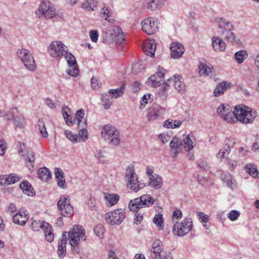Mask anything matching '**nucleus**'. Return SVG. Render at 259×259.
Here are the masks:
<instances>
[{
    "mask_svg": "<svg viewBox=\"0 0 259 259\" xmlns=\"http://www.w3.org/2000/svg\"><path fill=\"white\" fill-rule=\"evenodd\" d=\"M94 232L97 236L100 238H102L104 233V229L102 225H99L95 227Z\"/></svg>",
    "mask_w": 259,
    "mask_h": 259,
    "instance_id": "54",
    "label": "nucleus"
},
{
    "mask_svg": "<svg viewBox=\"0 0 259 259\" xmlns=\"http://www.w3.org/2000/svg\"><path fill=\"white\" fill-rule=\"evenodd\" d=\"M156 48V43L154 39H149L144 41L142 45V49L145 54L150 57H154Z\"/></svg>",
    "mask_w": 259,
    "mask_h": 259,
    "instance_id": "18",
    "label": "nucleus"
},
{
    "mask_svg": "<svg viewBox=\"0 0 259 259\" xmlns=\"http://www.w3.org/2000/svg\"><path fill=\"white\" fill-rule=\"evenodd\" d=\"M64 55L68 66L70 67H73L72 69L67 70V74L73 77L76 76L78 74L79 69L76 64L75 58L72 53H69L68 51Z\"/></svg>",
    "mask_w": 259,
    "mask_h": 259,
    "instance_id": "14",
    "label": "nucleus"
},
{
    "mask_svg": "<svg viewBox=\"0 0 259 259\" xmlns=\"http://www.w3.org/2000/svg\"><path fill=\"white\" fill-rule=\"evenodd\" d=\"M1 112L4 113V116H0V117H3L7 120H10L13 119L17 114L18 113V111L16 108H12L8 113L1 111Z\"/></svg>",
    "mask_w": 259,
    "mask_h": 259,
    "instance_id": "39",
    "label": "nucleus"
},
{
    "mask_svg": "<svg viewBox=\"0 0 259 259\" xmlns=\"http://www.w3.org/2000/svg\"><path fill=\"white\" fill-rule=\"evenodd\" d=\"M240 213L239 211L236 210H231L227 215L228 218L232 221H236L240 216Z\"/></svg>",
    "mask_w": 259,
    "mask_h": 259,
    "instance_id": "52",
    "label": "nucleus"
},
{
    "mask_svg": "<svg viewBox=\"0 0 259 259\" xmlns=\"http://www.w3.org/2000/svg\"><path fill=\"white\" fill-rule=\"evenodd\" d=\"M90 38L93 42H96L98 39V32L97 30H91L90 32Z\"/></svg>",
    "mask_w": 259,
    "mask_h": 259,
    "instance_id": "57",
    "label": "nucleus"
},
{
    "mask_svg": "<svg viewBox=\"0 0 259 259\" xmlns=\"http://www.w3.org/2000/svg\"><path fill=\"white\" fill-rule=\"evenodd\" d=\"M125 213L124 210L117 209L113 211L107 213L105 215V220L110 225H119L125 219Z\"/></svg>",
    "mask_w": 259,
    "mask_h": 259,
    "instance_id": "10",
    "label": "nucleus"
},
{
    "mask_svg": "<svg viewBox=\"0 0 259 259\" xmlns=\"http://www.w3.org/2000/svg\"><path fill=\"white\" fill-rule=\"evenodd\" d=\"M102 135L105 141L112 146H117L120 143L119 131L110 124H106L103 126Z\"/></svg>",
    "mask_w": 259,
    "mask_h": 259,
    "instance_id": "1",
    "label": "nucleus"
},
{
    "mask_svg": "<svg viewBox=\"0 0 259 259\" xmlns=\"http://www.w3.org/2000/svg\"><path fill=\"white\" fill-rule=\"evenodd\" d=\"M105 152L102 150H99L97 151L96 155L97 158L99 160L100 162L103 163L104 162V154Z\"/></svg>",
    "mask_w": 259,
    "mask_h": 259,
    "instance_id": "59",
    "label": "nucleus"
},
{
    "mask_svg": "<svg viewBox=\"0 0 259 259\" xmlns=\"http://www.w3.org/2000/svg\"><path fill=\"white\" fill-rule=\"evenodd\" d=\"M96 6L95 0H87L86 2L82 4V7L86 9L88 11H90L94 10V8Z\"/></svg>",
    "mask_w": 259,
    "mask_h": 259,
    "instance_id": "46",
    "label": "nucleus"
},
{
    "mask_svg": "<svg viewBox=\"0 0 259 259\" xmlns=\"http://www.w3.org/2000/svg\"><path fill=\"white\" fill-rule=\"evenodd\" d=\"M43 230L46 240L49 242L53 241L54 238V234L53 233L52 227L47 222H45V226L42 228Z\"/></svg>",
    "mask_w": 259,
    "mask_h": 259,
    "instance_id": "27",
    "label": "nucleus"
},
{
    "mask_svg": "<svg viewBox=\"0 0 259 259\" xmlns=\"http://www.w3.org/2000/svg\"><path fill=\"white\" fill-rule=\"evenodd\" d=\"M107 17L105 18V20L108 21L110 23H113L114 22V17L112 15V13L111 11H108L107 12Z\"/></svg>",
    "mask_w": 259,
    "mask_h": 259,
    "instance_id": "64",
    "label": "nucleus"
},
{
    "mask_svg": "<svg viewBox=\"0 0 259 259\" xmlns=\"http://www.w3.org/2000/svg\"><path fill=\"white\" fill-rule=\"evenodd\" d=\"M26 161H28L30 163L33 162L34 161V154L32 151H26L23 154Z\"/></svg>",
    "mask_w": 259,
    "mask_h": 259,
    "instance_id": "53",
    "label": "nucleus"
},
{
    "mask_svg": "<svg viewBox=\"0 0 259 259\" xmlns=\"http://www.w3.org/2000/svg\"><path fill=\"white\" fill-rule=\"evenodd\" d=\"M183 149H185L186 151H189L194 148V145L192 140L190 138L189 135H188L182 141Z\"/></svg>",
    "mask_w": 259,
    "mask_h": 259,
    "instance_id": "37",
    "label": "nucleus"
},
{
    "mask_svg": "<svg viewBox=\"0 0 259 259\" xmlns=\"http://www.w3.org/2000/svg\"><path fill=\"white\" fill-rule=\"evenodd\" d=\"M20 188L25 194L28 196H33L35 195V192L31 187V185L26 180H24L21 183Z\"/></svg>",
    "mask_w": 259,
    "mask_h": 259,
    "instance_id": "25",
    "label": "nucleus"
},
{
    "mask_svg": "<svg viewBox=\"0 0 259 259\" xmlns=\"http://www.w3.org/2000/svg\"><path fill=\"white\" fill-rule=\"evenodd\" d=\"M248 53L246 51L242 50L237 52L234 54V59L236 62L241 64L243 62L244 60L248 57Z\"/></svg>",
    "mask_w": 259,
    "mask_h": 259,
    "instance_id": "32",
    "label": "nucleus"
},
{
    "mask_svg": "<svg viewBox=\"0 0 259 259\" xmlns=\"http://www.w3.org/2000/svg\"><path fill=\"white\" fill-rule=\"evenodd\" d=\"M17 55L21 59L27 69L30 71L35 70L36 65L31 53L27 50H18Z\"/></svg>",
    "mask_w": 259,
    "mask_h": 259,
    "instance_id": "9",
    "label": "nucleus"
},
{
    "mask_svg": "<svg viewBox=\"0 0 259 259\" xmlns=\"http://www.w3.org/2000/svg\"><path fill=\"white\" fill-rule=\"evenodd\" d=\"M245 169L246 172L250 176L254 178H259V172L257 169L256 166L255 164L253 163L246 164L245 166Z\"/></svg>",
    "mask_w": 259,
    "mask_h": 259,
    "instance_id": "34",
    "label": "nucleus"
},
{
    "mask_svg": "<svg viewBox=\"0 0 259 259\" xmlns=\"http://www.w3.org/2000/svg\"><path fill=\"white\" fill-rule=\"evenodd\" d=\"M232 138H229L226 140L225 144L217 154V157L218 158L222 159L225 157L226 154L228 155L230 153L231 146L232 147L235 144V142L232 141Z\"/></svg>",
    "mask_w": 259,
    "mask_h": 259,
    "instance_id": "22",
    "label": "nucleus"
},
{
    "mask_svg": "<svg viewBox=\"0 0 259 259\" xmlns=\"http://www.w3.org/2000/svg\"><path fill=\"white\" fill-rule=\"evenodd\" d=\"M55 175L56 179H59L62 177L64 176V172L60 168H56L55 171Z\"/></svg>",
    "mask_w": 259,
    "mask_h": 259,
    "instance_id": "63",
    "label": "nucleus"
},
{
    "mask_svg": "<svg viewBox=\"0 0 259 259\" xmlns=\"http://www.w3.org/2000/svg\"><path fill=\"white\" fill-rule=\"evenodd\" d=\"M174 78L167 79L168 82H173L175 89L179 93H184L187 90V87L183 82V79L180 75H174Z\"/></svg>",
    "mask_w": 259,
    "mask_h": 259,
    "instance_id": "16",
    "label": "nucleus"
},
{
    "mask_svg": "<svg viewBox=\"0 0 259 259\" xmlns=\"http://www.w3.org/2000/svg\"><path fill=\"white\" fill-rule=\"evenodd\" d=\"M162 185V179L157 175H151L149 178V185L155 189L160 188Z\"/></svg>",
    "mask_w": 259,
    "mask_h": 259,
    "instance_id": "29",
    "label": "nucleus"
},
{
    "mask_svg": "<svg viewBox=\"0 0 259 259\" xmlns=\"http://www.w3.org/2000/svg\"><path fill=\"white\" fill-rule=\"evenodd\" d=\"M165 70L162 68H159L158 71L154 74L151 75L148 79L147 83L152 87H156L166 83L163 81L164 74Z\"/></svg>",
    "mask_w": 259,
    "mask_h": 259,
    "instance_id": "13",
    "label": "nucleus"
},
{
    "mask_svg": "<svg viewBox=\"0 0 259 259\" xmlns=\"http://www.w3.org/2000/svg\"><path fill=\"white\" fill-rule=\"evenodd\" d=\"M231 110L230 107L229 105L222 104L219 106L217 109V112L223 118Z\"/></svg>",
    "mask_w": 259,
    "mask_h": 259,
    "instance_id": "41",
    "label": "nucleus"
},
{
    "mask_svg": "<svg viewBox=\"0 0 259 259\" xmlns=\"http://www.w3.org/2000/svg\"><path fill=\"white\" fill-rule=\"evenodd\" d=\"M154 202V199L149 195H143L140 197L131 200L128 204L130 210L136 212L143 206L149 207Z\"/></svg>",
    "mask_w": 259,
    "mask_h": 259,
    "instance_id": "4",
    "label": "nucleus"
},
{
    "mask_svg": "<svg viewBox=\"0 0 259 259\" xmlns=\"http://www.w3.org/2000/svg\"><path fill=\"white\" fill-rule=\"evenodd\" d=\"M151 96V95L149 94L148 95H145L143 97L140 102L141 108L145 107L146 104L148 103V100L150 99Z\"/></svg>",
    "mask_w": 259,
    "mask_h": 259,
    "instance_id": "60",
    "label": "nucleus"
},
{
    "mask_svg": "<svg viewBox=\"0 0 259 259\" xmlns=\"http://www.w3.org/2000/svg\"><path fill=\"white\" fill-rule=\"evenodd\" d=\"M192 220L187 218L180 223L176 222L173 227L172 232L175 235L184 236L192 229Z\"/></svg>",
    "mask_w": 259,
    "mask_h": 259,
    "instance_id": "7",
    "label": "nucleus"
},
{
    "mask_svg": "<svg viewBox=\"0 0 259 259\" xmlns=\"http://www.w3.org/2000/svg\"><path fill=\"white\" fill-rule=\"evenodd\" d=\"M237 109H238V106H235L234 111L231 109L230 111L224 116L223 118L228 122L234 123L235 121H237L238 120L237 117H236V115H237L236 114Z\"/></svg>",
    "mask_w": 259,
    "mask_h": 259,
    "instance_id": "31",
    "label": "nucleus"
},
{
    "mask_svg": "<svg viewBox=\"0 0 259 259\" xmlns=\"http://www.w3.org/2000/svg\"><path fill=\"white\" fill-rule=\"evenodd\" d=\"M21 177L15 174L0 176V185H10L18 182Z\"/></svg>",
    "mask_w": 259,
    "mask_h": 259,
    "instance_id": "19",
    "label": "nucleus"
},
{
    "mask_svg": "<svg viewBox=\"0 0 259 259\" xmlns=\"http://www.w3.org/2000/svg\"><path fill=\"white\" fill-rule=\"evenodd\" d=\"M91 82L92 87L93 89L96 90L99 88V84L98 82L97 79L96 77L93 76L91 79Z\"/></svg>",
    "mask_w": 259,
    "mask_h": 259,
    "instance_id": "62",
    "label": "nucleus"
},
{
    "mask_svg": "<svg viewBox=\"0 0 259 259\" xmlns=\"http://www.w3.org/2000/svg\"><path fill=\"white\" fill-rule=\"evenodd\" d=\"M164 5L163 0H152L148 4L147 7L151 11L159 10Z\"/></svg>",
    "mask_w": 259,
    "mask_h": 259,
    "instance_id": "33",
    "label": "nucleus"
},
{
    "mask_svg": "<svg viewBox=\"0 0 259 259\" xmlns=\"http://www.w3.org/2000/svg\"><path fill=\"white\" fill-rule=\"evenodd\" d=\"M51 7L50 3L49 1H44L41 3L38 8V11L43 15L49 10Z\"/></svg>",
    "mask_w": 259,
    "mask_h": 259,
    "instance_id": "48",
    "label": "nucleus"
},
{
    "mask_svg": "<svg viewBox=\"0 0 259 259\" xmlns=\"http://www.w3.org/2000/svg\"><path fill=\"white\" fill-rule=\"evenodd\" d=\"M59 210L64 217L69 218L73 214V208L70 204V199L67 195H61L57 203Z\"/></svg>",
    "mask_w": 259,
    "mask_h": 259,
    "instance_id": "8",
    "label": "nucleus"
},
{
    "mask_svg": "<svg viewBox=\"0 0 259 259\" xmlns=\"http://www.w3.org/2000/svg\"><path fill=\"white\" fill-rule=\"evenodd\" d=\"M38 178L42 181L47 182L51 178V171L46 167L40 168L37 171Z\"/></svg>",
    "mask_w": 259,
    "mask_h": 259,
    "instance_id": "28",
    "label": "nucleus"
},
{
    "mask_svg": "<svg viewBox=\"0 0 259 259\" xmlns=\"http://www.w3.org/2000/svg\"><path fill=\"white\" fill-rule=\"evenodd\" d=\"M63 117L66 123L69 126H72L75 123V119L73 117H71L69 114L70 112V109L67 106H64L62 109Z\"/></svg>",
    "mask_w": 259,
    "mask_h": 259,
    "instance_id": "26",
    "label": "nucleus"
},
{
    "mask_svg": "<svg viewBox=\"0 0 259 259\" xmlns=\"http://www.w3.org/2000/svg\"><path fill=\"white\" fill-rule=\"evenodd\" d=\"M144 69V66L139 62H135L132 66V72L134 74H137L141 72Z\"/></svg>",
    "mask_w": 259,
    "mask_h": 259,
    "instance_id": "51",
    "label": "nucleus"
},
{
    "mask_svg": "<svg viewBox=\"0 0 259 259\" xmlns=\"http://www.w3.org/2000/svg\"><path fill=\"white\" fill-rule=\"evenodd\" d=\"M15 125L20 128H22L24 125V118L19 112L13 119Z\"/></svg>",
    "mask_w": 259,
    "mask_h": 259,
    "instance_id": "42",
    "label": "nucleus"
},
{
    "mask_svg": "<svg viewBox=\"0 0 259 259\" xmlns=\"http://www.w3.org/2000/svg\"><path fill=\"white\" fill-rule=\"evenodd\" d=\"M66 245L62 242H58V253L60 258H63L66 254Z\"/></svg>",
    "mask_w": 259,
    "mask_h": 259,
    "instance_id": "50",
    "label": "nucleus"
},
{
    "mask_svg": "<svg viewBox=\"0 0 259 259\" xmlns=\"http://www.w3.org/2000/svg\"><path fill=\"white\" fill-rule=\"evenodd\" d=\"M28 219V216L27 210L24 211H20L15 214L13 218V222L21 226L25 225Z\"/></svg>",
    "mask_w": 259,
    "mask_h": 259,
    "instance_id": "23",
    "label": "nucleus"
},
{
    "mask_svg": "<svg viewBox=\"0 0 259 259\" xmlns=\"http://www.w3.org/2000/svg\"><path fill=\"white\" fill-rule=\"evenodd\" d=\"M141 84L139 82L136 81L131 85V90L134 93H136L140 90Z\"/></svg>",
    "mask_w": 259,
    "mask_h": 259,
    "instance_id": "58",
    "label": "nucleus"
},
{
    "mask_svg": "<svg viewBox=\"0 0 259 259\" xmlns=\"http://www.w3.org/2000/svg\"><path fill=\"white\" fill-rule=\"evenodd\" d=\"M65 135L67 139L73 143H76L79 141L77 135L74 134L72 132L69 131H65Z\"/></svg>",
    "mask_w": 259,
    "mask_h": 259,
    "instance_id": "45",
    "label": "nucleus"
},
{
    "mask_svg": "<svg viewBox=\"0 0 259 259\" xmlns=\"http://www.w3.org/2000/svg\"><path fill=\"white\" fill-rule=\"evenodd\" d=\"M113 32L114 34L111 33V35L113 36H114V39L115 44L117 46V48L118 49H120V46H119V44H122L125 41V35L122 31L121 29L119 26H115L113 28Z\"/></svg>",
    "mask_w": 259,
    "mask_h": 259,
    "instance_id": "21",
    "label": "nucleus"
},
{
    "mask_svg": "<svg viewBox=\"0 0 259 259\" xmlns=\"http://www.w3.org/2000/svg\"><path fill=\"white\" fill-rule=\"evenodd\" d=\"M238 109L236 111V117L242 123L247 124L251 123L257 116L256 111H253L247 106L243 105H238Z\"/></svg>",
    "mask_w": 259,
    "mask_h": 259,
    "instance_id": "3",
    "label": "nucleus"
},
{
    "mask_svg": "<svg viewBox=\"0 0 259 259\" xmlns=\"http://www.w3.org/2000/svg\"><path fill=\"white\" fill-rule=\"evenodd\" d=\"M232 87V84L230 82H221L214 89L213 91L214 96L217 97L222 96L225 92L230 89Z\"/></svg>",
    "mask_w": 259,
    "mask_h": 259,
    "instance_id": "20",
    "label": "nucleus"
},
{
    "mask_svg": "<svg viewBox=\"0 0 259 259\" xmlns=\"http://www.w3.org/2000/svg\"><path fill=\"white\" fill-rule=\"evenodd\" d=\"M125 86L123 84L119 88L116 89H110L108 91L109 94L112 98H117L122 96L125 92Z\"/></svg>",
    "mask_w": 259,
    "mask_h": 259,
    "instance_id": "30",
    "label": "nucleus"
},
{
    "mask_svg": "<svg viewBox=\"0 0 259 259\" xmlns=\"http://www.w3.org/2000/svg\"><path fill=\"white\" fill-rule=\"evenodd\" d=\"M171 149H179L183 150L182 141L176 136L174 137L170 142Z\"/></svg>",
    "mask_w": 259,
    "mask_h": 259,
    "instance_id": "38",
    "label": "nucleus"
},
{
    "mask_svg": "<svg viewBox=\"0 0 259 259\" xmlns=\"http://www.w3.org/2000/svg\"><path fill=\"white\" fill-rule=\"evenodd\" d=\"M164 112V109L157 104L153 105L148 110L147 117L149 121H154L160 118Z\"/></svg>",
    "mask_w": 259,
    "mask_h": 259,
    "instance_id": "15",
    "label": "nucleus"
},
{
    "mask_svg": "<svg viewBox=\"0 0 259 259\" xmlns=\"http://www.w3.org/2000/svg\"><path fill=\"white\" fill-rule=\"evenodd\" d=\"M82 125L79 126L78 135L82 141H85L88 139V131L87 130V120L85 119L82 122Z\"/></svg>",
    "mask_w": 259,
    "mask_h": 259,
    "instance_id": "35",
    "label": "nucleus"
},
{
    "mask_svg": "<svg viewBox=\"0 0 259 259\" xmlns=\"http://www.w3.org/2000/svg\"><path fill=\"white\" fill-rule=\"evenodd\" d=\"M57 181V184L58 186L63 188L65 189L66 188V185H65V179L64 176L61 177L59 179H56Z\"/></svg>",
    "mask_w": 259,
    "mask_h": 259,
    "instance_id": "61",
    "label": "nucleus"
},
{
    "mask_svg": "<svg viewBox=\"0 0 259 259\" xmlns=\"http://www.w3.org/2000/svg\"><path fill=\"white\" fill-rule=\"evenodd\" d=\"M85 231L83 228L80 225H75L73 229L68 233V239L70 244L72 247H74L73 251L76 250L77 248L75 247L78 244L80 239L83 241L86 240V236L84 235Z\"/></svg>",
    "mask_w": 259,
    "mask_h": 259,
    "instance_id": "5",
    "label": "nucleus"
},
{
    "mask_svg": "<svg viewBox=\"0 0 259 259\" xmlns=\"http://www.w3.org/2000/svg\"><path fill=\"white\" fill-rule=\"evenodd\" d=\"M105 198L111 206L116 204L119 199V196L118 194L105 193Z\"/></svg>",
    "mask_w": 259,
    "mask_h": 259,
    "instance_id": "36",
    "label": "nucleus"
},
{
    "mask_svg": "<svg viewBox=\"0 0 259 259\" xmlns=\"http://www.w3.org/2000/svg\"><path fill=\"white\" fill-rule=\"evenodd\" d=\"M45 221L41 222L39 220H33L31 223V228L34 231H38L45 226Z\"/></svg>",
    "mask_w": 259,
    "mask_h": 259,
    "instance_id": "44",
    "label": "nucleus"
},
{
    "mask_svg": "<svg viewBox=\"0 0 259 259\" xmlns=\"http://www.w3.org/2000/svg\"><path fill=\"white\" fill-rule=\"evenodd\" d=\"M56 14L55 9L52 7H50L49 10L46 12L44 14L45 17L47 19H51Z\"/></svg>",
    "mask_w": 259,
    "mask_h": 259,
    "instance_id": "55",
    "label": "nucleus"
},
{
    "mask_svg": "<svg viewBox=\"0 0 259 259\" xmlns=\"http://www.w3.org/2000/svg\"><path fill=\"white\" fill-rule=\"evenodd\" d=\"M168 87V83H166L163 84V86L158 91V95L161 100H164L166 99Z\"/></svg>",
    "mask_w": 259,
    "mask_h": 259,
    "instance_id": "43",
    "label": "nucleus"
},
{
    "mask_svg": "<svg viewBox=\"0 0 259 259\" xmlns=\"http://www.w3.org/2000/svg\"><path fill=\"white\" fill-rule=\"evenodd\" d=\"M197 216L199 220L204 223H206L208 220V217L205 213L202 212H197Z\"/></svg>",
    "mask_w": 259,
    "mask_h": 259,
    "instance_id": "56",
    "label": "nucleus"
},
{
    "mask_svg": "<svg viewBox=\"0 0 259 259\" xmlns=\"http://www.w3.org/2000/svg\"><path fill=\"white\" fill-rule=\"evenodd\" d=\"M142 30L149 35L153 34L158 31L159 23L157 20L153 18H147L141 23Z\"/></svg>",
    "mask_w": 259,
    "mask_h": 259,
    "instance_id": "12",
    "label": "nucleus"
},
{
    "mask_svg": "<svg viewBox=\"0 0 259 259\" xmlns=\"http://www.w3.org/2000/svg\"><path fill=\"white\" fill-rule=\"evenodd\" d=\"M125 179L127 181V187L135 192H137L143 188V185L139 184L138 177L133 166L130 165L126 168Z\"/></svg>",
    "mask_w": 259,
    "mask_h": 259,
    "instance_id": "6",
    "label": "nucleus"
},
{
    "mask_svg": "<svg viewBox=\"0 0 259 259\" xmlns=\"http://www.w3.org/2000/svg\"><path fill=\"white\" fill-rule=\"evenodd\" d=\"M50 55L59 60L68 51V48L62 42L53 41L49 46Z\"/></svg>",
    "mask_w": 259,
    "mask_h": 259,
    "instance_id": "11",
    "label": "nucleus"
},
{
    "mask_svg": "<svg viewBox=\"0 0 259 259\" xmlns=\"http://www.w3.org/2000/svg\"><path fill=\"white\" fill-rule=\"evenodd\" d=\"M153 223L155 224L157 226L162 229L163 227V217L161 214L155 215L153 220Z\"/></svg>",
    "mask_w": 259,
    "mask_h": 259,
    "instance_id": "49",
    "label": "nucleus"
},
{
    "mask_svg": "<svg viewBox=\"0 0 259 259\" xmlns=\"http://www.w3.org/2000/svg\"><path fill=\"white\" fill-rule=\"evenodd\" d=\"M219 27L222 29V34L224 39L229 42L237 43L238 39L235 34L232 31L234 29L231 23L223 18H219Z\"/></svg>",
    "mask_w": 259,
    "mask_h": 259,
    "instance_id": "2",
    "label": "nucleus"
},
{
    "mask_svg": "<svg viewBox=\"0 0 259 259\" xmlns=\"http://www.w3.org/2000/svg\"><path fill=\"white\" fill-rule=\"evenodd\" d=\"M211 72V68L205 64L200 63L199 65V73L200 75H208Z\"/></svg>",
    "mask_w": 259,
    "mask_h": 259,
    "instance_id": "40",
    "label": "nucleus"
},
{
    "mask_svg": "<svg viewBox=\"0 0 259 259\" xmlns=\"http://www.w3.org/2000/svg\"><path fill=\"white\" fill-rule=\"evenodd\" d=\"M84 115V110L82 109L77 110L75 114V119L77 121L78 128H79V126L82 125V124L83 122H82V120L83 118Z\"/></svg>",
    "mask_w": 259,
    "mask_h": 259,
    "instance_id": "47",
    "label": "nucleus"
},
{
    "mask_svg": "<svg viewBox=\"0 0 259 259\" xmlns=\"http://www.w3.org/2000/svg\"><path fill=\"white\" fill-rule=\"evenodd\" d=\"M171 57L174 59L181 57L185 52L184 46L180 42H174L170 47Z\"/></svg>",
    "mask_w": 259,
    "mask_h": 259,
    "instance_id": "17",
    "label": "nucleus"
},
{
    "mask_svg": "<svg viewBox=\"0 0 259 259\" xmlns=\"http://www.w3.org/2000/svg\"><path fill=\"white\" fill-rule=\"evenodd\" d=\"M212 46L216 52L224 51L226 49V43L219 37L213 36L212 38Z\"/></svg>",
    "mask_w": 259,
    "mask_h": 259,
    "instance_id": "24",
    "label": "nucleus"
}]
</instances>
